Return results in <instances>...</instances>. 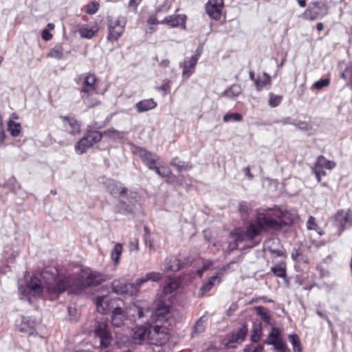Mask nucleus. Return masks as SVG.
I'll use <instances>...</instances> for the list:
<instances>
[{
    "mask_svg": "<svg viewBox=\"0 0 352 352\" xmlns=\"http://www.w3.org/2000/svg\"><path fill=\"white\" fill-rule=\"evenodd\" d=\"M283 212L278 208L259 210L256 219L249 223L245 232L236 234V241L245 243V247L252 248L261 241V232L267 229L280 230L282 228L278 221Z\"/></svg>",
    "mask_w": 352,
    "mask_h": 352,
    "instance_id": "obj_1",
    "label": "nucleus"
},
{
    "mask_svg": "<svg viewBox=\"0 0 352 352\" xmlns=\"http://www.w3.org/2000/svg\"><path fill=\"white\" fill-rule=\"evenodd\" d=\"M104 279L103 276L96 272L82 271L76 278L75 276H60L54 283H47V290L52 299H56L65 292L69 294L80 293L87 287L100 284Z\"/></svg>",
    "mask_w": 352,
    "mask_h": 352,
    "instance_id": "obj_2",
    "label": "nucleus"
},
{
    "mask_svg": "<svg viewBox=\"0 0 352 352\" xmlns=\"http://www.w3.org/2000/svg\"><path fill=\"white\" fill-rule=\"evenodd\" d=\"M47 274V272H45L42 276L45 280V283L44 286L41 285V280L36 278L34 277L31 278L30 281L27 284V286L25 288H23V287H19V292L20 295V298L22 300H28V302H30V296H40L43 292L45 291L48 296L50 300H54V299H52L50 298V294L48 293V291L47 290V283H54L56 282L59 277L54 278V276H52L51 280H47L46 275Z\"/></svg>",
    "mask_w": 352,
    "mask_h": 352,
    "instance_id": "obj_3",
    "label": "nucleus"
},
{
    "mask_svg": "<svg viewBox=\"0 0 352 352\" xmlns=\"http://www.w3.org/2000/svg\"><path fill=\"white\" fill-rule=\"evenodd\" d=\"M108 35L109 41H117L123 34L126 25V20L123 16L118 18L108 17Z\"/></svg>",
    "mask_w": 352,
    "mask_h": 352,
    "instance_id": "obj_4",
    "label": "nucleus"
},
{
    "mask_svg": "<svg viewBox=\"0 0 352 352\" xmlns=\"http://www.w3.org/2000/svg\"><path fill=\"white\" fill-rule=\"evenodd\" d=\"M170 338L168 329L163 326L155 325L151 327L148 333V341L151 344L162 346Z\"/></svg>",
    "mask_w": 352,
    "mask_h": 352,
    "instance_id": "obj_5",
    "label": "nucleus"
},
{
    "mask_svg": "<svg viewBox=\"0 0 352 352\" xmlns=\"http://www.w3.org/2000/svg\"><path fill=\"white\" fill-rule=\"evenodd\" d=\"M328 12L326 4L320 1L311 2L308 8L303 13L305 19L314 21L318 18H322Z\"/></svg>",
    "mask_w": 352,
    "mask_h": 352,
    "instance_id": "obj_6",
    "label": "nucleus"
},
{
    "mask_svg": "<svg viewBox=\"0 0 352 352\" xmlns=\"http://www.w3.org/2000/svg\"><path fill=\"white\" fill-rule=\"evenodd\" d=\"M111 287L113 292L117 294H126L133 296L139 292L136 280L126 283L124 279L115 280L111 283Z\"/></svg>",
    "mask_w": 352,
    "mask_h": 352,
    "instance_id": "obj_7",
    "label": "nucleus"
},
{
    "mask_svg": "<svg viewBox=\"0 0 352 352\" xmlns=\"http://www.w3.org/2000/svg\"><path fill=\"white\" fill-rule=\"evenodd\" d=\"M334 224L338 228V235H340L346 228L351 227L352 226L351 210L338 211L334 217Z\"/></svg>",
    "mask_w": 352,
    "mask_h": 352,
    "instance_id": "obj_8",
    "label": "nucleus"
},
{
    "mask_svg": "<svg viewBox=\"0 0 352 352\" xmlns=\"http://www.w3.org/2000/svg\"><path fill=\"white\" fill-rule=\"evenodd\" d=\"M96 336L100 339V346L101 349L107 348L111 341L112 337L107 323H98L94 330Z\"/></svg>",
    "mask_w": 352,
    "mask_h": 352,
    "instance_id": "obj_9",
    "label": "nucleus"
},
{
    "mask_svg": "<svg viewBox=\"0 0 352 352\" xmlns=\"http://www.w3.org/2000/svg\"><path fill=\"white\" fill-rule=\"evenodd\" d=\"M133 153L137 154L142 161L146 165V166L150 169L156 164L157 162L159 160V157L153 153L148 150L137 146L134 148Z\"/></svg>",
    "mask_w": 352,
    "mask_h": 352,
    "instance_id": "obj_10",
    "label": "nucleus"
},
{
    "mask_svg": "<svg viewBox=\"0 0 352 352\" xmlns=\"http://www.w3.org/2000/svg\"><path fill=\"white\" fill-rule=\"evenodd\" d=\"M36 325L37 322L35 319L29 316H21L20 323L17 324V328L20 332L31 336L34 333Z\"/></svg>",
    "mask_w": 352,
    "mask_h": 352,
    "instance_id": "obj_11",
    "label": "nucleus"
},
{
    "mask_svg": "<svg viewBox=\"0 0 352 352\" xmlns=\"http://www.w3.org/2000/svg\"><path fill=\"white\" fill-rule=\"evenodd\" d=\"M223 0H209L206 6L207 14L212 19L218 20L221 17Z\"/></svg>",
    "mask_w": 352,
    "mask_h": 352,
    "instance_id": "obj_12",
    "label": "nucleus"
},
{
    "mask_svg": "<svg viewBox=\"0 0 352 352\" xmlns=\"http://www.w3.org/2000/svg\"><path fill=\"white\" fill-rule=\"evenodd\" d=\"M60 118L63 120V126L67 133L72 135H76L80 133V124L76 118L69 116H61Z\"/></svg>",
    "mask_w": 352,
    "mask_h": 352,
    "instance_id": "obj_13",
    "label": "nucleus"
},
{
    "mask_svg": "<svg viewBox=\"0 0 352 352\" xmlns=\"http://www.w3.org/2000/svg\"><path fill=\"white\" fill-rule=\"evenodd\" d=\"M231 263H228L226 265L223 266L221 269L219 270L217 274L215 276H211L207 283L204 284L201 287V294H204L208 292H209L212 287L218 284L221 282V278L219 275H222L223 273L230 267Z\"/></svg>",
    "mask_w": 352,
    "mask_h": 352,
    "instance_id": "obj_14",
    "label": "nucleus"
},
{
    "mask_svg": "<svg viewBox=\"0 0 352 352\" xmlns=\"http://www.w3.org/2000/svg\"><path fill=\"white\" fill-rule=\"evenodd\" d=\"M96 91L95 85H82V87L80 91L81 98L83 100L85 104L89 107H93L96 105H98L100 102L95 100L94 102L89 101V96H91Z\"/></svg>",
    "mask_w": 352,
    "mask_h": 352,
    "instance_id": "obj_15",
    "label": "nucleus"
},
{
    "mask_svg": "<svg viewBox=\"0 0 352 352\" xmlns=\"http://www.w3.org/2000/svg\"><path fill=\"white\" fill-rule=\"evenodd\" d=\"M248 327L246 324H243L237 331L232 332L230 335L228 345L231 347H234L232 344L240 343L243 342L247 335Z\"/></svg>",
    "mask_w": 352,
    "mask_h": 352,
    "instance_id": "obj_16",
    "label": "nucleus"
},
{
    "mask_svg": "<svg viewBox=\"0 0 352 352\" xmlns=\"http://www.w3.org/2000/svg\"><path fill=\"white\" fill-rule=\"evenodd\" d=\"M104 185L109 193L114 197L124 196L127 192L126 188L119 186L116 182L110 179L106 180Z\"/></svg>",
    "mask_w": 352,
    "mask_h": 352,
    "instance_id": "obj_17",
    "label": "nucleus"
},
{
    "mask_svg": "<svg viewBox=\"0 0 352 352\" xmlns=\"http://www.w3.org/2000/svg\"><path fill=\"white\" fill-rule=\"evenodd\" d=\"M163 274L160 272H150L142 276V277L136 279V285H138V291L141 286L148 281L157 282L162 280Z\"/></svg>",
    "mask_w": 352,
    "mask_h": 352,
    "instance_id": "obj_18",
    "label": "nucleus"
},
{
    "mask_svg": "<svg viewBox=\"0 0 352 352\" xmlns=\"http://www.w3.org/2000/svg\"><path fill=\"white\" fill-rule=\"evenodd\" d=\"M126 319V316L120 307L115 308L111 313V323L112 325L116 327H120L124 324Z\"/></svg>",
    "mask_w": 352,
    "mask_h": 352,
    "instance_id": "obj_19",
    "label": "nucleus"
},
{
    "mask_svg": "<svg viewBox=\"0 0 352 352\" xmlns=\"http://www.w3.org/2000/svg\"><path fill=\"white\" fill-rule=\"evenodd\" d=\"M199 55L192 56L189 60L184 61L182 75L184 77L188 78L195 70V67L197 63Z\"/></svg>",
    "mask_w": 352,
    "mask_h": 352,
    "instance_id": "obj_20",
    "label": "nucleus"
},
{
    "mask_svg": "<svg viewBox=\"0 0 352 352\" xmlns=\"http://www.w3.org/2000/svg\"><path fill=\"white\" fill-rule=\"evenodd\" d=\"M164 265L165 272H177L182 267V263L174 256H168L164 260Z\"/></svg>",
    "mask_w": 352,
    "mask_h": 352,
    "instance_id": "obj_21",
    "label": "nucleus"
},
{
    "mask_svg": "<svg viewBox=\"0 0 352 352\" xmlns=\"http://www.w3.org/2000/svg\"><path fill=\"white\" fill-rule=\"evenodd\" d=\"M186 22V16L185 15H170L168 16L162 21H161V24L166 23L169 26L172 28H175L181 25L184 24Z\"/></svg>",
    "mask_w": 352,
    "mask_h": 352,
    "instance_id": "obj_22",
    "label": "nucleus"
},
{
    "mask_svg": "<svg viewBox=\"0 0 352 352\" xmlns=\"http://www.w3.org/2000/svg\"><path fill=\"white\" fill-rule=\"evenodd\" d=\"M157 107V102L153 99H145L135 104V108L138 113H143L152 110Z\"/></svg>",
    "mask_w": 352,
    "mask_h": 352,
    "instance_id": "obj_23",
    "label": "nucleus"
},
{
    "mask_svg": "<svg viewBox=\"0 0 352 352\" xmlns=\"http://www.w3.org/2000/svg\"><path fill=\"white\" fill-rule=\"evenodd\" d=\"M133 331L132 338L133 342L137 344H141L148 333L145 327H137L133 329Z\"/></svg>",
    "mask_w": 352,
    "mask_h": 352,
    "instance_id": "obj_24",
    "label": "nucleus"
},
{
    "mask_svg": "<svg viewBox=\"0 0 352 352\" xmlns=\"http://www.w3.org/2000/svg\"><path fill=\"white\" fill-rule=\"evenodd\" d=\"M336 163L334 161L328 160L323 155L318 156L314 164V166L316 167L322 169L325 168L327 170H332L336 167Z\"/></svg>",
    "mask_w": 352,
    "mask_h": 352,
    "instance_id": "obj_25",
    "label": "nucleus"
},
{
    "mask_svg": "<svg viewBox=\"0 0 352 352\" xmlns=\"http://www.w3.org/2000/svg\"><path fill=\"white\" fill-rule=\"evenodd\" d=\"M271 85V78L267 73H263L257 77L255 80V85L258 91L263 87L268 89Z\"/></svg>",
    "mask_w": 352,
    "mask_h": 352,
    "instance_id": "obj_26",
    "label": "nucleus"
},
{
    "mask_svg": "<svg viewBox=\"0 0 352 352\" xmlns=\"http://www.w3.org/2000/svg\"><path fill=\"white\" fill-rule=\"evenodd\" d=\"M92 146L89 138L85 135L77 142L75 146V150L77 153L80 155L85 153L86 151Z\"/></svg>",
    "mask_w": 352,
    "mask_h": 352,
    "instance_id": "obj_27",
    "label": "nucleus"
},
{
    "mask_svg": "<svg viewBox=\"0 0 352 352\" xmlns=\"http://www.w3.org/2000/svg\"><path fill=\"white\" fill-rule=\"evenodd\" d=\"M116 211L124 215L131 214L134 212L133 206H130L128 203L122 200H120L116 206Z\"/></svg>",
    "mask_w": 352,
    "mask_h": 352,
    "instance_id": "obj_28",
    "label": "nucleus"
},
{
    "mask_svg": "<svg viewBox=\"0 0 352 352\" xmlns=\"http://www.w3.org/2000/svg\"><path fill=\"white\" fill-rule=\"evenodd\" d=\"M239 211L242 219L245 221L248 219L250 213L252 212V207L246 201H241L239 204Z\"/></svg>",
    "mask_w": 352,
    "mask_h": 352,
    "instance_id": "obj_29",
    "label": "nucleus"
},
{
    "mask_svg": "<svg viewBox=\"0 0 352 352\" xmlns=\"http://www.w3.org/2000/svg\"><path fill=\"white\" fill-rule=\"evenodd\" d=\"M104 136L110 139H122L127 132L118 131L113 128L108 129L103 131Z\"/></svg>",
    "mask_w": 352,
    "mask_h": 352,
    "instance_id": "obj_30",
    "label": "nucleus"
},
{
    "mask_svg": "<svg viewBox=\"0 0 352 352\" xmlns=\"http://www.w3.org/2000/svg\"><path fill=\"white\" fill-rule=\"evenodd\" d=\"M242 89L239 85L234 84L227 89L223 94L230 98L234 99L240 95Z\"/></svg>",
    "mask_w": 352,
    "mask_h": 352,
    "instance_id": "obj_31",
    "label": "nucleus"
},
{
    "mask_svg": "<svg viewBox=\"0 0 352 352\" xmlns=\"http://www.w3.org/2000/svg\"><path fill=\"white\" fill-rule=\"evenodd\" d=\"M169 309L170 307L168 305L159 300L155 309V314L157 316V320H160V317H163L165 314H168Z\"/></svg>",
    "mask_w": 352,
    "mask_h": 352,
    "instance_id": "obj_32",
    "label": "nucleus"
},
{
    "mask_svg": "<svg viewBox=\"0 0 352 352\" xmlns=\"http://www.w3.org/2000/svg\"><path fill=\"white\" fill-rule=\"evenodd\" d=\"M271 272L277 277H286V265L284 262L280 263L271 267Z\"/></svg>",
    "mask_w": 352,
    "mask_h": 352,
    "instance_id": "obj_33",
    "label": "nucleus"
},
{
    "mask_svg": "<svg viewBox=\"0 0 352 352\" xmlns=\"http://www.w3.org/2000/svg\"><path fill=\"white\" fill-rule=\"evenodd\" d=\"M126 195V198L127 199V201L129 202L128 204L130 205V206H133V210L135 211V209L136 208V206L138 204H140V197L139 195V194L136 192H126V193H125Z\"/></svg>",
    "mask_w": 352,
    "mask_h": 352,
    "instance_id": "obj_34",
    "label": "nucleus"
},
{
    "mask_svg": "<svg viewBox=\"0 0 352 352\" xmlns=\"http://www.w3.org/2000/svg\"><path fill=\"white\" fill-rule=\"evenodd\" d=\"M170 164L173 166L177 167L178 171L179 172L188 170L192 168L190 164L186 163L185 162L180 161L178 157L173 158L171 160Z\"/></svg>",
    "mask_w": 352,
    "mask_h": 352,
    "instance_id": "obj_35",
    "label": "nucleus"
},
{
    "mask_svg": "<svg viewBox=\"0 0 352 352\" xmlns=\"http://www.w3.org/2000/svg\"><path fill=\"white\" fill-rule=\"evenodd\" d=\"M7 128L10 135L13 137L19 136L21 130V124L11 120L8 122Z\"/></svg>",
    "mask_w": 352,
    "mask_h": 352,
    "instance_id": "obj_36",
    "label": "nucleus"
},
{
    "mask_svg": "<svg viewBox=\"0 0 352 352\" xmlns=\"http://www.w3.org/2000/svg\"><path fill=\"white\" fill-rule=\"evenodd\" d=\"M288 338L292 345L294 352L302 351V346L298 336L296 333H293L290 334Z\"/></svg>",
    "mask_w": 352,
    "mask_h": 352,
    "instance_id": "obj_37",
    "label": "nucleus"
},
{
    "mask_svg": "<svg viewBox=\"0 0 352 352\" xmlns=\"http://www.w3.org/2000/svg\"><path fill=\"white\" fill-rule=\"evenodd\" d=\"M85 135L89 138L91 144L94 145L101 140L102 136H104V133L98 131H88Z\"/></svg>",
    "mask_w": 352,
    "mask_h": 352,
    "instance_id": "obj_38",
    "label": "nucleus"
},
{
    "mask_svg": "<svg viewBox=\"0 0 352 352\" xmlns=\"http://www.w3.org/2000/svg\"><path fill=\"white\" fill-rule=\"evenodd\" d=\"M207 320L208 318L205 315L200 317L194 325V333H200L204 332Z\"/></svg>",
    "mask_w": 352,
    "mask_h": 352,
    "instance_id": "obj_39",
    "label": "nucleus"
},
{
    "mask_svg": "<svg viewBox=\"0 0 352 352\" xmlns=\"http://www.w3.org/2000/svg\"><path fill=\"white\" fill-rule=\"evenodd\" d=\"M79 32L81 37L91 38L96 35L97 30L88 25H84L79 30Z\"/></svg>",
    "mask_w": 352,
    "mask_h": 352,
    "instance_id": "obj_40",
    "label": "nucleus"
},
{
    "mask_svg": "<svg viewBox=\"0 0 352 352\" xmlns=\"http://www.w3.org/2000/svg\"><path fill=\"white\" fill-rule=\"evenodd\" d=\"M47 57L54 58L57 60H61L63 58V48L61 45L54 46L47 54Z\"/></svg>",
    "mask_w": 352,
    "mask_h": 352,
    "instance_id": "obj_41",
    "label": "nucleus"
},
{
    "mask_svg": "<svg viewBox=\"0 0 352 352\" xmlns=\"http://www.w3.org/2000/svg\"><path fill=\"white\" fill-rule=\"evenodd\" d=\"M262 333V328L261 323H254L252 329V334L251 336V340L253 342H258Z\"/></svg>",
    "mask_w": 352,
    "mask_h": 352,
    "instance_id": "obj_42",
    "label": "nucleus"
},
{
    "mask_svg": "<svg viewBox=\"0 0 352 352\" xmlns=\"http://www.w3.org/2000/svg\"><path fill=\"white\" fill-rule=\"evenodd\" d=\"M283 100V96L280 95H275L273 93L269 94L268 104L271 107H278Z\"/></svg>",
    "mask_w": 352,
    "mask_h": 352,
    "instance_id": "obj_43",
    "label": "nucleus"
},
{
    "mask_svg": "<svg viewBox=\"0 0 352 352\" xmlns=\"http://www.w3.org/2000/svg\"><path fill=\"white\" fill-rule=\"evenodd\" d=\"M280 334V332L279 329L276 327H273L268 336V338L265 340V343L267 344H271L272 341H278L281 338Z\"/></svg>",
    "mask_w": 352,
    "mask_h": 352,
    "instance_id": "obj_44",
    "label": "nucleus"
},
{
    "mask_svg": "<svg viewBox=\"0 0 352 352\" xmlns=\"http://www.w3.org/2000/svg\"><path fill=\"white\" fill-rule=\"evenodd\" d=\"M341 76L345 80H349V85L352 87V63H349L345 70L342 73Z\"/></svg>",
    "mask_w": 352,
    "mask_h": 352,
    "instance_id": "obj_45",
    "label": "nucleus"
},
{
    "mask_svg": "<svg viewBox=\"0 0 352 352\" xmlns=\"http://www.w3.org/2000/svg\"><path fill=\"white\" fill-rule=\"evenodd\" d=\"M122 252V246L120 243H117L115 245L112 252H111V258L116 262L118 263L120 259V256Z\"/></svg>",
    "mask_w": 352,
    "mask_h": 352,
    "instance_id": "obj_46",
    "label": "nucleus"
},
{
    "mask_svg": "<svg viewBox=\"0 0 352 352\" xmlns=\"http://www.w3.org/2000/svg\"><path fill=\"white\" fill-rule=\"evenodd\" d=\"M242 119V116L239 113H226L223 118V120L225 122H228L231 120L240 122Z\"/></svg>",
    "mask_w": 352,
    "mask_h": 352,
    "instance_id": "obj_47",
    "label": "nucleus"
},
{
    "mask_svg": "<svg viewBox=\"0 0 352 352\" xmlns=\"http://www.w3.org/2000/svg\"><path fill=\"white\" fill-rule=\"evenodd\" d=\"M256 314L261 317V318L267 324H270L271 317L270 315L265 311L263 307H256Z\"/></svg>",
    "mask_w": 352,
    "mask_h": 352,
    "instance_id": "obj_48",
    "label": "nucleus"
},
{
    "mask_svg": "<svg viewBox=\"0 0 352 352\" xmlns=\"http://www.w3.org/2000/svg\"><path fill=\"white\" fill-rule=\"evenodd\" d=\"M150 169L153 170L162 178L168 177L171 174V171L169 169L163 168L162 170L156 166L155 164Z\"/></svg>",
    "mask_w": 352,
    "mask_h": 352,
    "instance_id": "obj_49",
    "label": "nucleus"
},
{
    "mask_svg": "<svg viewBox=\"0 0 352 352\" xmlns=\"http://www.w3.org/2000/svg\"><path fill=\"white\" fill-rule=\"evenodd\" d=\"M330 84V80L329 78H322L313 84V87L318 90H320L322 88L329 86Z\"/></svg>",
    "mask_w": 352,
    "mask_h": 352,
    "instance_id": "obj_50",
    "label": "nucleus"
},
{
    "mask_svg": "<svg viewBox=\"0 0 352 352\" xmlns=\"http://www.w3.org/2000/svg\"><path fill=\"white\" fill-rule=\"evenodd\" d=\"M178 284L175 281L169 280L164 287L165 294H170L177 288Z\"/></svg>",
    "mask_w": 352,
    "mask_h": 352,
    "instance_id": "obj_51",
    "label": "nucleus"
},
{
    "mask_svg": "<svg viewBox=\"0 0 352 352\" xmlns=\"http://www.w3.org/2000/svg\"><path fill=\"white\" fill-rule=\"evenodd\" d=\"M291 124L294 125L298 129L303 131H308L311 129V126L304 121H294L292 123H291Z\"/></svg>",
    "mask_w": 352,
    "mask_h": 352,
    "instance_id": "obj_52",
    "label": "nucleus"
},
{
    "mask_svg": "<svg viewBox=\"0 0 352 352\" xmlns=\"http://www.w3.org/2000/svg\"><path fill=\"white\" fill-rule=\"evenodd\" d=\"M67 311L69 314V320L72 321H76L79 317V314L78 310L73 307L69 306L67 307Z\"/></svg>",
    "mask_w": 352,
    "mask_h": 352,
    "instance_id": "obj_53",
    "label": "nucleus"
},
{
    "mask_svg": "<svg viewBox=\"0 0 352 352\" xmlns=\"http://www.w3.org/2000/svg\"><path fill=\"white\" fill-rule=\"evenodd\" d=\"M271 344L273 345L276 350H279L281 352H285L287 349V346L281 338L278 341H272Z\"/></svg>",
    "mask_w": 352,
    "mask_h": 352,
    "instance_id": "obj_54",
    "label": "nucleus"
},
{
    "mask_svg": "<svg viewBox=\"0 0 352 352\" xmlns=\"http://www.w3.org/2000/svg\"><path fill=\"white\" fill-rule=\"evenodd\" d=\"M105 298L104 296H98L96 298V305L98 311L104 312L106 310V307L103 306Z\"/></svg>",
    "mask_w": 352,
    "mask_h": 352,
    "instance_id": "obj_55",
    "label": "nucleus"
},
{
    "mask_svg": "<svg viewBox=\"0 0 352 352\" xmlns=\"http://www.w3.org/2000/svg\"><path fill=\"white\" fill-rule=\"evenodd\" d=\"M99 3L97 1H93L90 4L87 6L86 12L89 14H95L98 8H99Z\"/></svg>",
    "mask_w": 352,
    "mask_h": 352,
    "instance_id": "obj_56",
    "label": "nucleus"
},
{
    "mask_svg": "<svg viewBox=\"0 0 352 352\" xmlns=\"http://www.w3.org/2000/svg\"><path fill=\"white\" fill-rule=\"evenodd\" d=\"M307 228L308 230H317L318 228V225L316 223V219L313 217H309L307 221Z\"/></svg>",
    "mask_w": 352,
    "mask_h": 352,
    "instance_id": "obj_57",
    "label": "nucleus"
},
{
    "mask_svg": "<svg viewBox=\"0 0 352 352\" xmlns=\"http://www.w3.org/2000/svg\"><path fill=\"white\" fill-rule=\"evenodd\" d=\"M313 172L314 173L318 182H321V177L327 175L326 171L322 168L314 166L313 168Z\"/></svg>",
    "mask_w": 352,
    "mask_h": 352,
    "instance_id": "obj_58",
    "label": "nucleus"
},
{
    "mask_svg": "<svg viewBox=\"0 0 352 352\" xmlns=\"http://www.w3.org/2000/svg\"><path fill=\"white\" fill-rule=\"evenodd\" d=\"M96 78L94 74H88L83 81L85 85H95Z\"/></svg>",
    "mask_w": 352,
    "mask_h": 352,
    "instance_id": "obj_59",
    "label": "nucleus"
},
{
    "mask_svg": "<svg viewBox=\"0 0 352 352\" xmlns=\"http://www.w3.org/2000/svg\"><path fill=\"white\" fill-rule=\"evenodd\" d=\"M133 310L134 311L138 313V318H142L144 317L145 310L142 307L138 305H134ZM146 311L150 312L151 311L150 309H146Z\"/></svg>",
    "mask_w": 352,
    "mask_h": 352,
    "instance_id": "obj_60",
    "label": "nucleus"
},
{
    "mask_svg": "<svg viewBox=\"0 0 352 352\" xmlns=\"http://www.w3.org/2000/svg\"><path fill=\"white\" fill-rule=\"evenodd\" d=\"M212 265V262L208 261L203 265V268L197 270V274L201 277L205 270H208Z\"/></svg>",
    "mask_w": 352,
    "mask_h": 352,
    "instance_id": "obj_61",
    "label": "nucleus"
},
{
    "mask_svg": "<svg viewBox=\"0 0 352 352\" xmlns=\"http://www.w3.org/2000/svg\"><path fill=\"white\" fill-rule=\"evenodd\" d=\"M41 37L45 41H50L52 38V34L49 32L48 30L44 29L42 31Z\"/></svg>",
    "mask_w": 352,
    "mask_h": 352,
    "instance_id": "obj_62",
    "label": "nucleus"
},
{
    "mask_svg": "<svg viewBox=\"0 0 352 352\" xmlns=\"http://www.w3.org/2000/svg\"><path fill=\"white\" fill-rule=\"evenodd\" d=\"M242 242L241 241H236V237L234 239L233 242H230L228 244V248L229 251H233L234 250L237 248L238 244Z\"/></svg>",
    "mask_w": 352,
    "mask_h": 352,
    "instance_id": "obj_63",
    "label": "nucleus"
},
{
    "mask_svg": "<svg viewBox=\"0 0 352 352\" xmlns=\"http://www.w3.org/2000/svg\"><path fill=\"white\" fill-rule=\"evenodd\" d=\"M242 170H243V173L248 177L249 180L253 179L254 175L251 173L250 167H248V166L245 167V168H243Z\"/></svg>",
    "mask_w": 352,
    "mask_h": 352,
    "instance_id": "obj_64",
    "label": "nucleus"
}]
</instances>
